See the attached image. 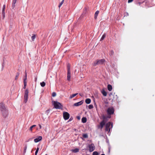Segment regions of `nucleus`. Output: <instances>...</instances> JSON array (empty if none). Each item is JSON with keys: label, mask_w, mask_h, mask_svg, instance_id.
Segmentation results:
<instances>
[{"label": "nucleus", "mask_w": 155, "mask_h": 155, "mask_svg": "<svg viewBox=\"0 0 155 155\" xmlns=\"http://www.w3.org/2000/svg\"><path fill=\"white\" fill-rule=\"evenodd\" d=\"M53 105L54 108L56 109H60L62 107V106L60 103L56 101H54Z\"/></svg>", "instance_id": "4"}, {"label": "nucleus", "mask_w": 155, "mask_h": 155, "mask_svg": "<svg viewBox=\"0 0 155 155\" xmlns=\"http://www.w3.org/2000/svg\"><path fill=\"white\" fill-rule=\"evenodd\" d=\"M93 106L92 105L90 104L88 106V108L89 109H91L93 108Z\"/></svg>", "instance_id": "28"}, {"label": "nucleus", "mask_w": 155, "mask_h": 155, "mask_svg": "<svg viewBox=\"0 0 155 155\" xmlns=\"http://www.w3.org/2000/svg\"><path fill=\"white\" fill-rule=\"evenodd\" d=\"M39 150V148L38 147L35 152V155H37V153Z\"/></svg>", "instance_id": "29"}, {"label": "nucleus", "mask_w": 155, "mask_h": 155, "mask_svg": "<svg viewBox=\"0 0 155 155\" xmlns=\"http://www.w3.org/2000/svg\"><path fill=\"white\" fill-rule=\"evenodd\" d=\"M26 85H27V84H26L25 83V84H24V87H23V88L24 89H25L26 88Z\"/></svg>", "instance_id": "36"}, {"label": "nucleus", "mask_w": 155, "mask_h": 155, "mask_svg": "<svg viewBox=\"0 0 155 155\" xmlns=\"http://www.w3.org/2000/svg\"><path fill=\"white\" fill-rule=\"evenodd\" d=\"M3 64H4V63H3L2 65V67H4V65Z\"/></svg>", "instance_id": "47"}, {"label": "nucleus", "mask_w": 155, "mask_h": 155, "mask_svg": "<svg viewBox=\"0 0 155 155\" xmlns=\"http://www.w3.org/2000/svg\"><path fill=\"white\" fill-rule=\"evenodd\" d=\"M31 139H31V138H30V139H29L28 141H29V140H31Z\"/></svg>", "instance_id": "50"}, {"label": "nucleus", "mask_w": 155, "mask_h": 155, "mask_svg": "<svg viewBox=\"0 0 155 155\" xmlns=\"http://www.w3.org/2000/svg\"><path fill=\"white\" fill-rule=\"evenodd\" d=\"M91 102V100L89 98H87L85 100V102L87 104H89Z\"/></svg>", "instance_id": "18"}, {"label": "nucleus", "mask_w": 155, "mask_h": 155, "mask_svg": "<svg viewBox=\"0 0 155 155\" xmlns=\"http://www.w3.org/2000/svg\"><path fill=\"white\" fill-rule=\"evenodd\" d=\"M103 119H104L100 123V125H98L97 128L98 129H102L104 126L105 125L106 122L104 120L105 119V117L104 116H103Z\"/></svg>", "instance_id": "5"}, {"label": "nucleus", "mask_w": 155, "mask_h": 155, "mask_svg": "<svg viewBox=\"0 0 155 155\" xmlns=\"http://www.w3.org/2000/svg\"><path fill=\"white\" fill-rule=\"evenodd\" d=\"M89 150L90 152H91L94 150L95 149V147L93 143H92L88 145Z\"/></svg>", "instance_id": "7"}, {"label": "nucleus", "mask_w": 155, "mask_h": 155, "mask_svg": "<svg viewBox=\"0 0 155 155\" xmlns=\"http://www.w3.org/2000/svg\"><path fill=\"white\" fill-rule=\"evenodd\" d=\"M17 0H13L12 3L16 4Z\"/></svg>", "instance_id": "38"}, {"label": "nucleus", "mask_w": 155, "mask_h": 155, "mask_svg": "<svg viewBox=\"0 0 155 155\" xmlns=\"http://www.w3.org/2000/svg\"><path fill=\"white\" fill-rule=\"evenodd\" d=\"M25 78H27V73H25Z\"/></svg>", "instance_id": "44"}, {"label": "nucleus", "mask_w": 155, "mask_h": 155, "mask_svg": "<svg viewBox=\"0 0 155 155\" xmlns=\"http://www.w3.org/2000/svg\"><path fill=\"white\" fill-rule=\"evenodd\" d=\"M99 12L98 11H97L94 14V18L96 19L99 13Z\"/></svg>", "instance_id": "15"}, {"label": "nucleus", "mask_w": 155, "mask_h": 155, "mask_svg": "<svg viewBox=\"0 0 155 155\" xmlns=\"http://www.w3.org/2000/svg\"><path fill=\"white\" fill-rule=\"evenodd\" d=\"M2 13V16H3V18H4L5 17V12H4V13Z\"/></svg>", "instance_id": "39"}, {"label": "nucleus", "mask_w": 155, "mask_h": 155, "mask_svg": "<svg viewBox=\"0 0 155 155\" xmlns=\"http://www.w3.org/2000/svg\"><path fill=\"white\" fill-rule=\"evenodd\" d=\"M113 123L109 122L107 123L105 125V131H108V133L110 132L111 128L113 127Z\"/></svg>", "instance_id": "3"}, {"label": "nucleus", "mask_w": 155, "mask_h": 155, "mask_svg": "<svg viewBox=\"0 0 155 155\" xmlns=\"http://www.w3.org/2000/svg\"><path fill=\"white\" fill-rule=\"evenodd\" d=\"M63 115L64 119L65 120H67L70 117L69 114L67 112H64Z\"/></svg>", "instance_id": "10"}, {"label": "nucleus", "mask_w": 155, "mask_h": 155, "mask_svg": "<svg viewBox=\"0 0 155 155\" xmlns=\"http://www.w3.org/2000/svg\"><path fill=\"white\" fill-rule=\"evenodd\" d=\"M64 0H62L61 2L60 3V4H59V6H58V7L59 8H60V7L61 6V5L63 4V3L64 2Z\"/></svg>", "instance_id": "23"}, {"label": "nucleus", "mask_w": 155, "mask_h": 155, "mask_svg": "<svg viewBox=\"0 0 155 155\" xmlns=\"http://www.w3.org/2000/svg\"><path fill=\"white\" fill-rule=\"evenodd\" d=\"M105 37H106V35H105V34H104L102 36L100 39V41H102L105 38Z\"/></svg>", "instance_id": "21"}, {"label": "nucleus", "mask_w": 155, "mask_h": 155, "mask_svg": "<svg viewBox=\"0 0 155 155\" xmlns=\"http://www.w3.org/2000/svg\"><path fill=\"white\" fill-rule=\"evenodd\" d=\"M28 94V89H26L25 91L24 97V102L25 103H26L27 101Z\"/></svg>", "instance_id": "9"}, {"label": "nucleus", "mask_w": 155, "mask_h": 155, "mask_svg": "<svg viewBox=\"0 0 155 155\" xmlns=\"http://www.w3.org/2000/svg\"><path fill=\"white\" fill-rule=\"evenodd\" d=\"M133 0H128V3H130V2H132L133 1Z\"/></svg>", "instance_id": "40"}, {"label": "nucleus", "mask_w": 155, "mask_h": 155, "mask_svg": "<svg viewBox=\"0 0 155 155\" xmlns=\"http://www.w3.org/2000/svg\"><path fill=\"white\" fill-rule=\"evenodd\" d=\"M19 73L18 72L16 74V75L15 76V80H17V79L19 75Z\"/></svg>", "instance_id": "31"}, {"label": "nucleus", "mask_w": 155, "mask_h": 155, "mask_svg": "<svg viewBox=\"0 0 155 155\" xmlns=\"http://www.w3.org/2000/svg\"><path fill=\"white\" fill-rule=\"evenodd\" d=\"M78 94V93H76L75 94H72L69 97L71 99L76 96Z\"/></svg>", "instance_id": "19"}, {"label": "nucleus", "mask_w": 155, "mask_h": 155, "mask_svg": "<svg viewBox=\"0 0 155 155\" xmlns=\"http://www.w3.org/2000/svg\"><path fill=\"white\" fill-rule=\"evenodd\" d=\"M27 149V146L26 145L25 146L24 148V153H25Z\"/></svg>", "instance_id": "27"}, {"label": "nucleus", "mask_w": 155, "mask_h": 155, "mask_svg": "<svg viewBox=\"0 0 155 155\" xmlns=\"http://www.w3.org/2000/svg\"><path fill=\"white\" fill-rule=\"evenodd\" d=\"M27 79V78H25L24 80V84H25V83L27 84V82H26V80Z\"/></svg>", "instance_id": "37"}, {"label": "nucleus", "mask_w": 155, "mask_h": 155, "mask_svg": "<svg viewBox=\"0 0 155 155\" xmlns=\"http://www.w3.org/2000/svg\"><path fill=\"white\" fill-rule=\"evenodd\" d=\"M127 15H128V13H127Z\"/></svg>", "instance_id": "51"}, {"label": "nucleus", "mask_w": 155, "mask_h": 155, "mask_svg": "<svg viewBox=\"0 0 155 155\" xmlns=\"http://www.w3.org/2000/svg\"><path fill=\"white\" fill-rule=\"evenodd\" d=\"M112 86L110 84H108L107 85V89L109 91H110L112 90Z\"/></svg>", "instance_id": "16"}, {"label": "nucleus", "mask_w": 155, "mask_h": 155, "mask_svg": "<svg viewBox=\"0 0 155 155\" xmlns=\"http://www.w3.org/2000/svg\"><path fill=\"white\" fill-rule=\"evenodd\" d=\"M81 121L83 123H85L87 121V118L85 117H83L81 119Z\"/></svg>", "instance_id": "17"}, {"label": "nucleus", "mask_w": 155, "mask_h": 155, "mask_svg": "<svg viewBox=\"0 0 155 155\" xmlns=\"http://www.w3.org/2000/svg\"><path fill=\"white\" fill-rule=\"evenodd\" d=\"M92 155H98V154L97 151H94L93 152Z\"/></svg>", "instance_id": "30"}, {"label": "nucleus", "mask_w": 155, "mask_h": 155, "mask_svg": "<svg viewBox=\"0 0 155 155\" xmlns=\"http://www.w3.org/2000/svg\"><path fill=\"white\" fill-rule=\"evenodd\" d=\"M42 139V137L41 136H39L34 139V141L35 143H37L41 140Z\"/></svg>", "instance_id": "12"}, {"label": "nucleus", "mask_w": 155, "mask_h": 155, "mask_svg": "<svg viewBox=\"0 0 155 155\" xmlns=\"http://www.w3.org/2000/svg\"><path fill=\"white\" fill-rule=\"evenodd\" d=\"M71 151L74 153H76L79 151V149L78 148H76L74 149H72L71 150Z\"/></svg>", "instance_id": "13"}, {"label": "nucleus", "mask_w": 155, "mask_h": 155, "mask_svg": "<svg viewBox=\"0 0 155 155\" xmlns=\"http://www.w3.org/2000/svg\"><path fill=\"white\" fill-rule=\"evenodd\" d=\"M35 79H36V80H37V78H35Z\"/></svg>", "instance_id": "53"}, {"label": "nucleus", "mask_w": 155, "mask_h": 155, "mask_svg": "<svg viewBox=\"0 0 155 155\" xmlns=\"http://www.w3.org/2000/svg\"><path fill=\"white\" fill-rule=\"evenodd\" d=\"M105 60L104 59L97 60L94 63L93 65L94 66H95L97 65L103 64L105 62Z\"/></svg>", "instance_id": "2"}, {"label": "nucleus", "mask_w": 155, "mask_h": 155, "mask_svg": "<svg viewBox=\"0 0 155 155\" xmlns=\"http://www.w3.org/2000/svg\"><path fill=\"white\" fill-rule=\"evenodd\" d=\"M56 94L55 92H53L52 93V96L53 97H54L56 96Z\"/></svg>", "instance_id": "34"}, {"label": "nucleus", "mask_w": 155, "mask_h": 155, "mask_svg": "<svg viewBox=\"0 0 155 155\" xmlns=\"http://www.w3.org/2000/svg\"><path fill=\"white\" fill-rule=\"evenodd\" d=\"M72 118H71H71H70L69 119V121H71V120H72Z\"/></svg>", "instance_id": "46"}, {"label": "nucleus", "mask_w": 155, "mask_h": 155, "mask_svg": "<svg viewBox=\"0 0 155 155\" xmlns=\"http://www.w3.org/2000/svg\"><path fill=\"white\" fill-rule=\"evenodd\" d=\"M35 38V35L33 34V36L31 37V40L32 41H34Z\"/></svg>", "instance_id": "25"}, {"label": "nucleus", "mask_w": 155, "mask_h": 155, "mask_svg": "<svg viewBox=\"0 0 155 155\" xmlns=\"http://www.w3.org/2000/svg\"><path fill=\"white\" fill-rule=\"evenodd\" d=\"M77 118L78 119V120H80V116H78L77 117Z\"/></svg>", "instance_id": "43"}, {"label": "nucleus", "mask_w": 155, "mask_h": 155, "mask_svg": "<svg viewBox=\"0 0 155 155\" xmlns=\"http://www.w3.org/2000/svg\"><path fill=\"white\" fill-rule=\"evenodd\" d=\"M83 102L84 101L82 100L79 102L74 103V106H78L82 104L83 103Z\"/></svg>", "instance_id": "11"}, {"label": "nucleus", "mask_w": 155, "mask_h": 155, "mask_svg": "<svg viewBox=\"0 0 155 155\" xmlns=\"http://www.w3.org/2000/svg\"><path fill=\"white\" fill-rule=\"evenodd\" d=\"M139 4H141V3H140V2H139Z\"/></svg>", "instance_id": "52"}, {"label": "nucleus", "mask_w": 155, "mask_h": 155, "mask_svg": "<svg viewBox=\"0 0 155 155\" xmlns=\"http://www.w3.org/2000/svg\"><path fill=\"white\" fill-rule=\"evenodd\" d=\"M5 8V5H3V8H2V13H4Z\"/></svg>", "instance_id": "24"}, {"label": "nucleus", "mask_w": 155, "mask_h": 155, "mask_svg": "<svg viewBox=\"0 0 155 155\" xmlns=\"http://www.w3.org/2000/svg\"><path fill=\"white\" fill-rule=\"evenodd\" d=\"M101 92L104 96H106L107 95V93L105 91L104 89H102L101 91Z\"/></svg>", "instance_id": "14"}, {"label": "nucleus", "mask_w": 155, "mask_h": 155, "mask_svg": "<svg viewBox=\"0 0 155 155\" xmlns=\"http://www.w3.org/2000/svg\"><path fill=\"white\" fill-rule=\"evenodd\" d=\"M114 54V51L113 50H111L110 51V56H112Z\"/></svg>", "instance_id": "32"}, {"label": "nucleus", "mask_w": 155, "mask_h": 155, "mask_svg": "<svg viewBox=\"0 0 155 155\" xmlns=\"http://www.w3.org/2000/svg\"><path fill=\"white\" fill-rule=\"evenodd\" d=\"M39 126L40 127V128L41 129V126L40 124H39Z\"/></svg>", "instance_id": "45"}, {"label": "nucleus", "mask_w": 155, "mask_h": 155, "mask_svg": "<svg viewBox=\"0 0 155 155\" xmlns=\"http://www.w3.org/2000/svg\"><path fill=\"white\" fill-rule=\"evenodd\" d=\"M0 109L3 116L6 117L8 116V110L5 107V104L3 103H0Z\"/></svg>", "instance_id": "1"}, {"label": "nucleus", "mask_w": 155, "mask_h": 155, "mask_svg": "<svg viewBox=\"0 0 155 155\" xmlns=\"http://www.w3.org/2000/svg\"><path fill=\"white\" fill-rule=\"evenodd\" d=\"M110 148H109V152H110Z\"/></svg>", "instance_id": "48"}, {"label": "nucleus", "mask_w": 155, "mask_h": 155, "mask_svg": "<svg viewBox=\"0 0 155 155\" xmlns=\"http://www.w3.org/2000/svg\"><path fill=\"white\" fill-rule=\"evenodd\" d=\"M83 137L84 138H87L88 137V135L87 134H84L83 135Z\"/></svg>", "instance_id": "26"}, {"label": "nucleus", "mask_w": 155, "mask_h": 155, "mask_svg": "<svg viewBox=\"0 0 155 155\" xmlns=\"http://www.w3.org/2000/svg\"><path fill=\"white\" fill-rule=\"evenodd\" d=\"M50 111V110L49 109H48L46 111V113H47V114H48L49 113Z\"/></svg>", "instance_id": "35"}, {"label": "nucleus", "mask_w": 155, "mask_h": 155, "mask_svg": "<svg viewBox=\"0 0 155 155\" xmlns=\"http://www.w3.org/2000/svg\"><path fill=\"white\" fill-rule=\"evenodd\" d=\"M79 95L81 96V97H83L84 96L83 94L82 93H80L79 94Z\"/></svg>", "instance_id": "41"}, {"label": "nucleus", "mask_w": 155, "mask_h": 155, "mask_svg": "<svg viewBox=\"0 0 155 155\" xmlns=\"http://www.w3.org/2000/svg\"><path fill=\"white\" fill-rule=\"evenodd\" d=\"M15 3H12V9H14L15 8Z\"/></svg>", "instance_id": "33"}, {"label": "nucleus", "mask_w": 155, "mask_h": 155, "mask_svg": "<svg viewBox=\"0 0 155 155\" xmlns=\"http://www.w3.org/2000/svg\"><path fill=\"white\" fill-rule=\"evenodd\" d=\"M36 126L35 125H33L32 126H31V127H30L29 128V130H30L31 131L32 130V128L35 127Z\"/></svg>", "instance_id": "22"}, {"label": "nucleus", "mask_w": 155, "mask_h": 155, "mask_svg": "<svg viewBox=\"0 0 155 155\" xmlns=\"http://www.w3.org/2000/svg\"><path fill=\"white\" fill-rule=\"evenodd\" d=\"M101 155H105L104 154H102Z\"/></svg>", "instance_id": "49"}, {"label": "nucleus", "mask_w": 155, "mask_h": 155, "mask_svg": "<svg viewBox=\"0 0 155 155\" xmlns=\"http://www.w3.org/2000/svg\"><path fill=\"white\" fill-rule=\"evenodd\" d=\"M106 142L107 143H108L109 144V140L107 138V140H106Z\"/></svg>", "instance_id": "42"}, {"label": "nucleus", "mask_w": 155, "mask_h": 155, "mask_svg": "<svg viewBox=\"0 0 155 155\" xmlns=\"http://www.w3.org/2000/svg\"><path fill=\"white\" fill-rule=\"evenodd\" d=\"M114 108L112 107H110L108 108L107 110V114L108 115H111L113 114L114 112Z\"/></svg>", "instance_id": "8"}, {"label": "nucleus", "mask_w": 155, "mask_h": 155, "mask_svg": "<svg viewBox=\"0 0 155 155\" xmlns=\"http://www.w3.org/2000/svg\"><path fill=\"white\" fill-rule=\"evenodd\" d=\"M40 85L41 87H44L45 85V83L43 81L40 83Z\"/></svg>", "instance_id": "20"}, {"label": "nucleus", "mask_w": 155, "mask_h": 155, "mask_svg": "<svg viewBox=\"0 0 155 155\" xmlns=\"http://www.w3.org/2000/svg\"><path fill=\"white\" fill-rule=\"evenodd\" d=\"M68 67V72H67V80L68 81H70L71 79V70L70 66L69 65H68L67 66Z\"/></svg>", "instance_id": "6"}]
</instances>
